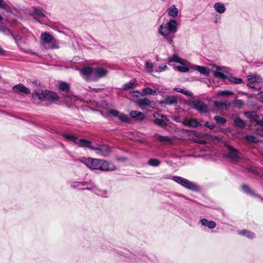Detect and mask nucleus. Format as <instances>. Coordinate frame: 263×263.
Returning a JSON list of instances; mask_svg holds the SVG:
<instances>
[{
	"label": "nucleus",
	"instance_id": "5",
	"mask_svg": "<svg viewBox=\"0 0 263 263\" xmlns=\"http://www.w3.org/2000/svg\"><path fill=\"white\" fill-rule=\"evenodd\" d=\"M173 180L185 188L194 192H198L200 187L195 183L180 176H174Z\"/></svg>",
	"mask_w": 263,
	"mask_h": 263
},
{
	"label": "nucleus",
	"instance_id": "22",
	"mask_svg": "<svg viewBox=\"0 0 263 263\" xmlns=\"http://www.w3.org/2000/svg\"><path fill=\"white\" fill-rule=\"evenodd\" d=\"M200 222L202 226L208 227L209 229H214L216 226V224L214 221H209L205 218L202 219Z\"/></svg>",
	"mask_w": 263,
	"mask_h": 263
},
{
	"label": "nucleus",
	"instance_id": "50",
	"mask_svg": "<svg viewBox=\"0 0 263 263\" xmlns=\"http://www.w3.org/2000/svg\"><path fill=\"white\" fill-rule=\"evenodd\" d=\"M167 66L165 65H160L158 67H155V72H162L165 70L167 69Z\"/></svg>",
	"mask_w": 263,
	"mask_h": 263
},
{
	"label": "nucleus",
	"instance_id": "43",
	"mask_svg": "<svg viewBox=\"0 0 263 263\" xmlns=\"http://www.w3.org/2000/svg\"><path fill=\"white\" fill-rule=\"evenodd\" d=\"M169 62H176L178 63H181V58L178 57L177 54H174L172 57L168 58Z\"/></svg>",
	"mask_w": 263,
	"mask_h": 263
},
{
	"label": "nucleus",
	"instance_id": "9",
	"mask_svg": "<svg viewBox=\"0 0 263 263\" xmlns=\"http://www.w3.org/2000/svg\"><path fill=\"white\" fill-rule=\"evenodd\" d=\"M93 151L99 155L106 157L111 153L109 147L106 145L99 146L98 147L93 148Z\"/></svg>",
	"mask_w": 263,
	"mask_h": 263
},
{
	"label": "nucleus",
	"instance_id": "60",
	"mask_svg": "<svg viewBox=\"0 0 263 263\" xmlns=\"http://www.w3.org/2000/svg\"><path fill=\"white\" fill-rule=\"evenodd\" d=\"M197 142L201 144H204L206 143V142L204 140H198Z\"/></svg>",
	"mask_w": 263,
	"mask_h": 263
},
{
	"label": "nucleus",
	"instance_id": "26",
	"mask_svg": "<svg viewBox=\"0 0 263 263\" xmlns=\"http://www.w3.org/2000/svg\"><path fill=\"white\" fill-rule=\"evenodd\" d=\"M155 137H157L158 138V140L161 142H163L165 143H172L173 142V139L170 138V137L162 136L158 134H156L155 135Z\"/></svg>",
	"mask_w": 263,
	"mask_h": 263
},
{
	"label": "nucleus",
	"instance_id": "24",
	"mask_svg": "<svg viewBox=\"0 0 263 263\" xmlns=\"http://www.w3.org/2000/svg\"><path fill=\"white\" fill-rule=\"evenodd\" d=\"M163 102L167 105L176 104L178 102L177 98L173 96L166 97L163 101Z\"/></svg>",
	"mask_w": 263,
	"mask_h": 263
},
{
	"label": "nucleus",
	"instance_id": "27",
	"mask_svg": "<svg viewBox=\"0 0 263 263\" xmlns=\"http://www.w3.org/2000/svg\"><path fill=\"white\" fill-rule=\"evenodd\" d=\"M194 69L198 71L199 73H200L202 74H204L205 76L209 75L210 70L209 68L203 66H200L196 65L195 66Z\"/></svg>",
	"mask_w": 263,
	"mask_h": 263
},
{
	"label": "nucleus",
	"instance_id": "40",
	"mask_svg": "<svg viewBox=\"0 0 263 263\" xmlns=\"http://www.w3.org/2000/svg\"><path fill=\"white\" fill-rule=\"evenodd\" d=\"M245 115L247 118L250 119L251 120L257 121L259 119V117L258 116L250 112H246Z\"/></svg>",
	"mask_w": 263,
	"mask_h": 263
},
{
	"label": "nucleus",
	"instance_id": "29",
	"mask_svg": "<svg viewBox=\"0 0 263 263\" xmlns=\"http://www.w3.org/2000/svg\"><path fill=\"white\" fill-rule=\"evenodd\" d=\"M142 92L143 94H141L140 93V95L141 96H143V95L156 96L158 94L156 90L153 89L151 88L148 87L143 88L142 89Z\"/></svg>",
	"mask_w": 263,
	"mask_h": 263
},
{
	"label": "nucleus",
	"instance_id": "62",
	"mask_svg": "<svg viewBox=\"0 0 263 263\" xmlns=\"http://www.w3.org/2000/svg\"><path fill=\"white\" fill-rule=\"evenodd\" d=\"M214 22H215V23H217L218 22V21L216 20H215V21H214Z\"/></svg>",
	"mask_w": 263,
	"mask_h": 263
},
{
	"label": "nucleus",
	"instance_id": "1",
	"mask_svg": "<svg viewBox=\"0 0 263 263\" xmlns=\"http://www.w3.org/2000/svg\"><path fill=\"white\" fill-rule=\"evenodd\" d=\"M82 162L88 167L93 170H100L103 171H112L116 169V167L109 163L108 161L99 159L92 158H83Z\"/></svg>",
	"mask_w": 263,
	"mask_h": 263
},
{
	"label": "nucleus",
	"instance_id": "45",
	"mask_svg": "<svg viewBox=\"0 0 263 263\" xmlns=\"http://www.w3.org/2000/svg\"><path fill=\"white\" fill-rule=\"evenodd\" d=\"M59 87L61 90L66 91H68L69 89V85L67 83L64 82H61L60 83Z\"/></svg>",
	"mask_w": 263,
	"mask_h": 263
},
{
	"label": "nucleus",
	"instance_id": "16",
	"mask_svg": "<svg viewBox=\"0 0 263 263\" xmlns=\"http://www.w3.org/2000/svg\"><path fill=\"white\" fill-rule=\"evenodd\" d=\"M86 189L87 190L93 191V192L95 194H96L97 195H98L99 196H102V197H106V195H107V194L108 193L107 191H106V190H100V189H97L92 184L91 185V186L86 187Z\"/></svg>",
	"mask_w": 263,
	"mask_h": 263
},
{
	"label": "nucleus",
	"instance_id": "31",
	"mask_svg": "<svg viewBox=\"0 0 263 263\" xmlns=\"http://www.w3.org/2000/svg\"><path fill=\"white\" fill-rule=\"evenodd\" d=\"M93 70V68L86 67L83 68L81 70V72L82 74L85 75V76L91 75L92 76Z\"/></svg>",
	"mask_w": 263,
	"mask_h": 263
},
{
	"label": "nucleus",
	"instance_id": "8",
	"mask_svg": "<svg viewBox=\"0 0 263 263\" xmlns=\"http://www.w3.org/2000/svg\"><path fill=\"white\" fill-rule=\"evenodd\" d=\"M194 108L201 113H207L209 111L208 106L202 101L199 100H195L192 101Z\"/></svg>",
	"mask_w": 263,
	"mask_h": 263
},
{
	"label": "nucleus",
	"instance_id": "17",
	"mask_svg": "<svg viewBox=\"0 0 263 263\" xmlns=\"http://www.w3.org/2000/svg\"><path fill=\"white\" fill-rule=\"evenodd\" d=\"M214 106L218 108H221V109L224 108L225 109H228L231 106L230 102L228 101H215L214 102Z\"/></svg>",
	"mask_w": 263,
	"mask_h": 263
},
{
	"label": "nucleus",
	"instance_id": "55",
	"mask_svg": "<svg viewBox=\"0 0 263 263\" xmlns=\"http://www.w3.org/2000/svg\"><path fill=\"white\" fill-rule=\"evenodd\" d=\"M68 97L70 99V100L72 101H76L79 100V98L77 96L68 95Z\"/></svg>",
	"mask_w": 263,
	"mask_h": 263
},
{
	"label": "nucleus",
	"instance_id": "3",
	"mask_svg": "<svg viewBox=\"0 0 263 263\" xmlns=\"http://www.w3.org/2000/svg\"><path fill=\"white\" fill-rule=\"evenodd\" d=\"M41 42L47 48L58 49L59 42L48 32H44L41 34Z\"/></svg>",
	"mask_w": 263,
	"mask_h": 263
},
{
	"label": "nucleus",
	"instance_id": "4",
	"mask_svg": "<svg viewBox=\"0 0 263 263\" xmlns=\"http://www.w3.org/2000/svg\"><path fill=\"white\" fill-rule=\"evenodd\" d=\"M32 97L34 99H38L41 101L57 100L59 99V97L56 93L48 90L43 91L39 89L34 91Z\"/></svg>",
	"mask_w": 263,
	"mask_h": 263
},
{
	"label": "nucleus",
	"instance_id": "37",
	"mask_svg": "<svg viewBox=\"0 0 263 263\" xmlns=\"http://www.w3.org/2000/svg\"><path fill=\"white\" fill-rule=\"evenodd\" d=\"M63 136L65 138L68 139V140L73 141L76 144H77L79 140V139H78L77 137L74 136L70 135H68L66 134H63Z\"/></svg>",
	"mask_w": 263,
	"mask_h": 263
},
{
	"label": "nucleus",
	"instance_id": "14",
	"mask_svg": "<svg viewBox=\"0 0 263 263\" xmlns=\"http://www.w3.org/2000/svg\"><path fill=\"white\" fill-rule=\"evenodd\" d=\"M13 90L15 93L23 92L25 94H29L30 92L29 89L22 84L15 85L13 87Z\"/></svg>",
	"mask_w": 263,
	"mask_h": 263
},
{
	"label": "nucleus",
	"instance_id": "20",
	"mask_svg": "<svg viewBox=\"0 0 263 263\" xmlns=\"http://www.w3.org/2000/svg\"><path fill=\"white\" fill-rule=\"evenodd\" d=\"M184 124L186 126L195 128L199 127L201 125L200 123L196 119L191 120H185L184 121Z\"/></svg>",
	"mask_w": 263,
	"mask_h": 263
},
{
	"label": "nucleus",
	"instance_id": "12",
	"mask_svg": "<svg viewBox=\"0 0 263 263\" xmlns=\"http://www.w3.org/2000/svg\"><path fill=\"white\" fill-rule=\"evenodd\" d=\"M224 69H225V67H220L214 65L212 70L213 71L215 77L222 79H226L227 76L222 72V71H224Z\"/></svg>",
	"mask_w": 263,
	"mask_h": 263
},
{
	"label": "nucleus",
	"instance_id": "18",
	"mask_svg": "<svg viewBox=\"0 0 263 263\" xmlns=\"http://www.w3.org/2000/svg\"><path fill=\"white\" fill-rule=\"evenodd\" d=\"M242 191L246 194H249L256 197H258L261 201H263V198L260 197L258 195L255 193L254 191L251 189L248 185L244 184L242 185Z\"/></svg>",
	"mask_w": 263,
	"mask_h": 263
},
{
	"label": "nucleus",
	"instance_id": "21",
	"mask_svg": "<svg viewBox=\"0 0 263 263\" xmlns=\"http://www.w3.org/2000/svg\"><path fill=\"white\" fill-rule=\"evenodd\" d=\"M167 13L171 17H176L178 14V9L175 5H172L168 8Z\"/></svg>",
	"mask_w": 263,
	"mask_h": 263
},
{
	"label": "nucleus",
	"instance_id": "56",
	"mask_svg": "<svg viewBox=\"0 0 263 263\" xmlns=\"http://www.w3.org/2000/svg\"><path fill=\"white\" fill-rule=\"evenodd\" d=\"M183 92H183V94L188 97H191L193 95V93L189 90H184Z\"/></svg>",
	"mask_w": 263,
	"mask_h": 263
},
{
	"label": "nucleus",
	"instance_id": "53",
	"mask_svg": "<svg viewBox=\"0 0 263 263\" xmlns=\"http://www.w3.org/2000/svg\"><path fill=\"white\" fill-rule=\"evenodd\" d=\"M255 98L259 101L263 102V91H260L256 95Z\"/></svg>",
	"mask_w": 263,
	"mask_h": 263
},
{
	"label": "nucleus",
	"instance_id": "57",
	"mask_svg": "<svg viewBox=\"0 0 263 263\" xmlns=\"http://www.w3.org/2000/svg\"><path fill=\"white\" fill-rule=\"evenodd\" d=\"M205 126L209 127L210 129H212L214 128L215 126L213 124H210L209 122H206L205 124Z\"/></svg>",
	"mask_w": 263,
	"mask_h": 263
},
{
	"label": "nucleus",
	"instance_id": "34",
	"mask_svg": "<svg viewBox=\"0 0 263 263\" xmlns=\"http://www.w3.org/2000/svg\"><path fill=\"white\" fill-rule=\"evenodd\" d=\"M180 65H178L176 67V69L180 72H186L189 70V68L184 63H183L181 61Z\"/></svg>",
	"mask_w": 263,
	"mask_h": 263
},
{
	"label": "nucleus",
	"instance_id": "51",
	"mask_svg": "<svg viewBox=\"0 0 263 263\" xmlns=\"http://www.w3.org/2000/svg\"><path fill=\"white\" fill-rule=\"evenodd\" d=\"M118 117L119 119L123 122H128L129 121V118L128 116L125 114L119 115Z\"/></svg>",
	"mask_w": 263,
	"mask_h": 263
},
{
	"label": "nucleus",
	"instance_id": "63",
	"mask_svg": "<svg viewBox=\"0 0 263 263\" xmlns=\"http://www.w3.org/2000/svg\"><path fill=\"white\" fill-rule=\"evenodd\" d=\"M262 176H263V172H262Z\"/></svg>",
	"mask_w": 263,
	"mask_h": 263
},
{
	"label": "nucleus",
	"instance_id": "61",
	"mask_svg": "<svg viewBox=\"0 0 263 263\" xmlns=\"http://www.w3.org/2000/svg\"><path fill=\"white\" fill-rule=\"evenodd\" d=\"M118 160H126V158H119Z\"/></svg>",
	"mask_w": 263,
	"mask_h": 263
},
{
	"label": "nucleus",
	"instance_id": "41",
	"mask_svg": "<svg viewBox=\"0 0 263 263\" xmlns=\"http://www.w3.org/2000/svg\"><path fill=\"white\" fill-rule=\"evenodd\" d=\"M0 32L3 33L6 35H11L14 37L13 34L12 33L11 31L6 27L2 26L0 27Z\"/></svg>",
	"mask_w": 263,
	"mask_h": 263
},
{
	"label": "nucleus",
	"instance_id": "59",
	"mask_svg": "<svg viewBox=\"0 0 263 263\" xmlns=\"http://www.w3.org/2000/svg\"><path fill=\"white\" fill-rule=\"evenodd\" d=\"M5 54V50L0 46V55H3Z\"/></svg>",
	"mask_w": 263,
	"mask_h": 263
},
{
	"label": "nucleus",
	"instance_id": "30",
	"mask_svg": "<svg viewBox=\"0 0 263 263\" xmlns=\"http://www.w3.org/2000/svg\"><path fill=\"white\" fill-rule=\"evenodd\" d=\"M130 116H131L132 118H137L141 121L144 120L145 117L144 115L142 112H138L136 110L131 111L130 112Z\"/></svg>",
	"mask_w": 263,
	"mask_h": 263
},
{
	"label": "nucleus",
	"instance_id": "38",
	"mask_svg": "<svg viewBox=\"0 0 263 263\" xmlns=\"http://www.w3.org/2000/svg\"><path fill=\"white\" fill-rule=\"evenodd\" d=\"M214 119L216 121L217 124L221 125H224L227 122V120L224 118L221 117L219 116H215Z\"/></svg>",
	"mask_w": 263,
	"mask_h": 263
},
{
	"label": "nucleus",
	"instance_id": "48",
	"mask_svg": "<svg viewBox=\"0 0 263 263\" xmlns=\"http://www.w3.org/2000/svg\"><path fill=\"white\" fill-rule=\"evenodd\" d=\"M218 95L220 96H230L233 94V92L232 91L225 90L223 91H220L218 92Z\"/></svg>",
	"mask_w": 263,
	"mask_h": 263
},
{
	"label": "nucleus",
	"instance_id": "10",
	"mask_svg": "<svg viewBox=\"0 0 263 263\" xmlns=\"http://www.w3.org/2000/svg\"><path fill=\"white\" fill-rule=\"evenodd\" d=\"M46 11L40 7H34L33 8L31 15L35 19L40 18L45 16Z\"/></svg>",
	"mask_w": 263,
	"mask_h": 263
},
{
	"label": "nucleus",
	"instance_id": "23",
	"mask_svg": "<svg viewBox=\"0 0 263 263\" xmlns=\"http://www.w3.org/2000/svg\"><path fill=\"white\" fill-rule=\"evenodd\" d=\"M213 7L215 11L219 13H223L226 10L224 4L221 3H215Z\"/></svg>",
	"mask_w": 263,
	"mask_h": 263
},
{
	"label": "nucleus",
	"instance_id": "13",
	"mask_svg": "<svg viewBox=\"0 0 263 263\" xmlns=\"http://www.w3.org/2000/svg\"><path fill=\"white\" fill-rule=\"evenodd\" d=\"M92 183L91 182H87V181H76L73 182L71 184V186L73 188H78L79 189L82 190H86V187H83L85 186H87V187L91 186Z\"/></svg>",
	"mask_w": 263,
	"mask_h": 263
},
{
	"label": "nucleus",
	"instance_id": "2",
	"mask_svg": "<svg viewBox=\"0 0 263 263\" xmlns=\"http://www.w3.org/2000/svg\"><path fill=\"white\" fill-rule=\"evenodd\" d=\"M178 23L175 20H171L167 23L159 26V33L163 36L170 44H173L174 34L177 31Z\"/></svg>",
	"mask_w": 263,
	"mask_h": 263
},
{
	"label": "nucleus",
	"instance_id": "39",
	"mask_svg": "<svg viewBox=\"0 0 263 263\" xmlns=\"http://www.w3.org/2000/svg\"><path fill=\"white\" fill-rule=\"evenodd\" d=\"M226 79H228L231 83L234 84H240L242 83V80L241 79L237 78L233 76L227 77Z\"/></svg>",
	"mask_w": 263,
	"mask_h": 263
},
{
	"label": "nucleus",
	"instance_id": "11",
	"mask_svg": "<svg viewBox=\"0 0 263 263\" xmlns=\"http://www.w3.org/2000/svg\"><path fill=\"white\" fill-rule=\"evenodd\" d=\"M108 73V71L102 67L93 68L92 76L98 78H100L106 76Z\"/></svg>",
	"mask_w": 263,
	"mask_h": 263
},
{
	"label": "nucleus",
	"instance_id": "32",
	"mask_svg": "<svg viewBox=\"0 0 263 263\" xmlns=\"http://www.w3.org/2000/svg\"><path fill=\"white\" fill-rule=\"evenodd\" d=\"M234 123L235 124V125L239 128H243L244 127L246 124L241 119H240L239 117H236L234 120Z\"/></svg>",
	"mask_w": 263,
	"mask_h": 263
},
{
	"label": "nucleus",
	"instance_id": "25",
	"mask_svg": "<svg viewBox=\"0 0 263 263\" xmlns=\"http://www.w3.org/2000/svg\"><path fill=\"white\" fill-rule=\"evenodd\" d=\"M152 102L146 98L140 99L137 101V104L141 107L144 106H151Z\"/></svg>",
	"mask_w": 263,
	"mask_h": 263
},
{
	"label": "nucleus",
	"instance_id": "44",
	"mask_svg": "<svg viewBox=\"0 0 263 263\" xmlns=\"http://www.w3.org/2000/svg\"><path fill=\"white\" fill-rule=\"evenodd\" d=\"M145 67L148 69V72L149 73H152L155 71V68L154 69V66L152 62L150 61H147L145 64Z\"/></svg>",
	"mask_w": 263,
	"mask_h": 263
},
{
	"label": "nucleus",
	"instance_id": "36",
	"mask_svg": "<svg viewBox=\"0 0 263 263\" xmlns=\"http://www.w3.org/2000/svg\"><path fill=\"white\" fill-rule=\"evenodd\" d=\"M0 8L4 9L7 12H11L10 7L4 0H0Z\"/></svg>",
	"mask_w": 263,
	"mask_h": 263
},
{
	"label": "nucleus",
	"instance_id": "28",
	"mask_svg": "<svg viewBox=\"0 0 263 263\" xmlns=\"http://www.w3.org/2000/svg\"><path fill=\"white\" fill-rule=\"evenodd\" d=\"M238 233L239 235L246 236L249 239H253L255 237V234L254 233L246 230L239 231Z\"/></svg>",
	"mask_w": 263,
	"mask_h": 263
},
{
	"label": "nucleus",
	"instance_id": "15",
	"mask_svg": "<svg viewBox=\"0 0 263 263\" xmlns=\"http://www.w3.org/2000/svg\"><path fill=\"white\" fill-rule=\"evenodd\" d=\"M248 80V84L247 85L250 87V85H252L256 82H263V79L261 78L259 76L255 75V74H251L247 76Z\"/></svg>",
	"mask_w": 263,
	"mask_h": 263
},
{
	"label": "nucleus",
	"instance_id": "35",
	"mask_svg": "<svg viewBox=\"0 0 263 263\" xmlns=\"http://www.w3.org/2000/svg\"><path fill=\"white\" fill-rule=\"evenodd\" d=\"M147 163L150 166L156 167L160 164L161 161L157 159L152 158L148 160Z\"/></svg>",
	"mask_w": 263,
	"mask_h": 263
},
{
	"label": "nucleus",
	"instance_id": "33",
	"mask_svg": "<svg viewBox=\"0 0 263 263\" xmlns=\"http://www.w3.org/2000/svg\"><path fill=\"white\" fill-rule=\"evenodd\" d=\"M257 121V122L256 123L255 126L256 133L258 135H261V133L263 132V123H261L260 120L259 121Z\"/></svg>",
	"mask_w": 263,
	"mask_h": 263
},
{
	"label": "nucleus",
	"instance_id": "7",
	"mask_svg": "<svg viewBox=\"0 0 263 263\" xmlns=\"http://www.w3.org/2000/svg\"><path fill=\"white\" fill-rule=\"evenodd\" d=\"M153 116L155 118L153 122L156 125L160 127L166 126L167 120L165 116L158 112H154Z\"/></svg>",
	"mask_w": 263,
	"mask_h": 263
},
{
	"label": "nucleus",
	"instance_id": "52",
	"mask_svg": "<svg viewBox=\"0 0 263 263\" xmlns=\"http://www.w3.org/2000/svg\"><path fill=\"white\" fill-rule=\"evenodd\" d=\"M108 114L115 117H119L120 112L117 110L111 109L108 111Z\"/></svg>",
	"mask_w": 263,
	"mask_h": 263
},
{
	"label": "nucleus",
	"instance_id": "19",
	"mask_svg": "<svg viewBox=\"0 0 263 263\" xmlns=\"http://www.w3.org/2000/svg\"><path fill=\"white\" fill-rule=\"evenodd\" d=\"M77 144L79 145L81 147L88 148L92 150H93V148H94V147H92L91 142L90 141L86 140L83 139H79Z\"/></svg>",
	"mask_w": 263,
	"mask_h": 263
},
{
	"label": "nucleus",
	"instance_id": "58",
	"mask_svg": "<svg viewBox=\"0 0 263 263\" xmlns=\"http://www.w3.org/2000/svg\"><path fill=\"white\" fill-rule=\"evenodd\" d=\"M174 90L176 92L183 93V92H184L183 91L184 89H181V88H178V87H175L174 88Z\"/></svg>",
	"mask_w": 263,
	"mask_h": 263
},
{
	"label": "nucleus",
	"instance_id": "54",
	"mask_svg": "<svg viewBox=\"0 0 263 263\" xmlns=\"http://www.w3.org/2000/svg\"><path fill=\"white\" fill-rule=\"evenodd\" d=\"M247 170L249 172H252L253 173L255 174H259V173L256 170L255 168H253L251 166H250L249 167L247 168Z\"/></svg>",
	"mask_w": 263,
	"mask_h": 263
},
{
	"label": "nucleus",
	"instance_id": "47",
	"mask_svg": "<svg viewBox=\"0 0 263 263\" xmlns=\"http://www.w3.org/2000/svg\"><path fill=\"white\" fill-rule=\"evenodd\" d=\"M262 82H263L257 81L256 82L254 83V84H253L252 85H250V86L249 87H251V88H254V89H255L258 90L261 88Z\"/></svg>",
	"mask_w": 263,
	"mask_h": 263
},
{
	"label": "nucleus",
	"instance_id": "6",
	"mask_svg": "<svg viewBox=\"0 0 263 263\" xmlns=\"http://www.w3.org/2000/svg\"><path fill=\"white\" fill-rule=\"evenodd\" d=\"M224 146L227 148V157L234 163L238 161L239 159L238 151L230 145L225 144Z\"/></svg>",
	"mask_w": 263,
	"mask_h": 263
},
{
	"label": "nucleus",
	"instance_id": "42",
	"mask_svg": "<svg viewBox=\"0 0 263 263\" xmlns=\"http://www.w3.org/2000/svg\"><path fill=\"white\" fill-rule=\"evenodd\" d=\"M245 138L247 141L250 143H256L259 141L256 137L252 135H247L245 137Z\"/></svg>",
	"mask_w": 263,
	"mask_h": 263
},
{
	"label": "nucleus",
	"instance_id": "46",
	"mask_svg": "<svg viewBox=\"0 0 263 263\" xmlns=\"http://www.w3.org/2000/svg\"><path fill=\"white\" fill-rule=\"evenodd\" d=\"M234 106L238 109L242 108L243 102L241 100H235L234 102Z\"/></svg>",
	"mask_w": 263,
	"mask_h": 263
},
{
	"label": "nucleus",
	"instance_id": "49",
	"mask_svg": "<svg viewBox=\"0 0 263 263\" xmlns=\"http://www.w3.org/2000/svg\"><path fill=\"white\" fill-rule=\"evenodd\" d=\"M136 84L134 82H130L126 84H125L123 85V89L125 90H129L134 88Z\"/></svg>",
	"mask_w": 263,
	"mask_h": 263
}]
</instances>
